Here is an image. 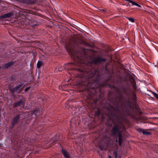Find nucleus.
Wrapping results in <instances>:
<instances>
[{
	"instance_id": "f257e3e1",
	"label": "nucleus",
	"mask_w": 158,
	"mask_h": 158,
	"mask_svg": "<svg viewBox=\"0 0 158 158\" xmlns=\"http://www.w3.org/2000/svg\"><path fill=\"white\" fill-rule=\"evenodd\" d=\"M117 93L115 99L116 107H112L115 111L118 112L121 110L130 115V110L132 109L135 114L139 115L142 114L138 105L134 102L136 99V95L129 86L120 87Z\"/></svg>"
},
{
	"instance_id": "f03ea898",
	"label": "nucleus",
	"mask_w": 158,
	"mask_h": 158,
	"mask_svg": "<svg viewBox=\"0 0 158 158\" xmlns=\"http://www.w3.org/2000/svg\"><path fill=\"white\" fill-rule=\"evenodd\" d=\"M82 46H91L90 44L81 38H77L74 40L73 44L70 43L66 47V50L72 56L75 62L74 64L77 65L81 60H85L89 56V51L82 48Z\"/></svg>"
},
{
	"instance_id": "7ed1b4c3",
	"label": "nucleus",
	"mask_w": 158,
	"mask_h": 158,
	"mask_svg": "<svg viewBox=\"0 0 158 158\" xmlns=\"http://www.w3.org/2000/svg\"><path fill=\"white\" fill-rule=\"evenodd\" d=\"M83 74L87 80L85 82H83L82 85L85 86L86 89H98L100 93H101V89L97 88L93 86L94 83L98 82L99 81L100 76L98 73L94 69H92L89 70H87L84 72Z\"/></svg>"
},
{
	"instance_id": "20e7f679",
	"label": "nucleus",
	"mask_w": 158,
	"mask_h": 158,
	"mask_svg": "<svg viewBox=\"0 0 158 158\" xmlns=\"http://www.w3.org/2000/svg\"><path fill=\"white\" fill-rule=\"evenodd\" d=\"M106 58H103L100 56H98L93 57L91 59L90 63L92 64L99 65L106 62Z\"/></svg>"
},
{
	"instance_id": "39448f33",
	"label": "nucleus",
	"mask_w": 158,
	"mask_h": 158,
	"mask_svg": "<svg viewBox=\"0 0 158 158\" xmlns=\"http://www.w3.org/2000/svg\"><path fill=\"white\" fill-rule=\"evenodd\" d=\"M23 85V84H21L18 85L16 86L15 87L13 88L11 86L9 88V89L10 90V93L11 94H14L15 92H17L18 93H19L20 92V91L18 92L17 91L20 89H22V86Z\"/></svg>"
},
{
	"instance_id": "423d86ee",
	"label": "nucleus",
	"mask_w": 158,
	"mask_h": 158,
	"mask_svg": "<svg viewBox=\"0 0 158 158\" xmlns=\"http://www.w3.org/2000/svg\"><path fill=\"white\" fill-rule=\"evenodd\" d=\"M21 114H18L15 116L11 120V126L12 128H13L15 125L17 124L20 121Z\"/></svg>"
},
{
	"instance_id": "0eeeda50",
	"label": "nucleus",
	"mask_w": 158,
	"mask_h": 158,
	"mask_svg": "<svg viewBox=\"0 0 158 158\" xmlns=\"http://www.w3.org/2000/svg\"><path fill=\"white\" fill-rule=\"evenodd\" d=\"M25 98L23 97L22 98L20 99L18 101L13 104V107L15 108L22 106H24L25 105Z\"/></svg>"
},
{
	"instance_id": "6e6552de",
	"label": "nucleus",
	"mask_w": 158,
	"mask_h": 158,
	"mask_svg": "<svg viewBox=\"0 0 158 158\" xmlns=\"http://www.w3.org/2000/svg\"><path fill=\"white\" fill-rule=\"evenodd\" d=\"M119 129L118 125L117 124H114L111 129L112 135H116Z\"/></svg>"
},
{
	"instance_id": "1a4fd4ad",
	"label": "nucleus",
	"mask_w": 158,
	"mask_h": 158,
	"mask_svg": "<svg viewBox=\"0 0 158 158\" xmlns=\"http://www.w3.org/2000/svg\"><path fill=\"white\" fill-rule=\"evenodd\" d=\"M14 15V13L13 11L10 13L5 14L0 16V19L6 18L10 17L13 16Z\"/></svg>"
},
{
	"instance_id": "9d476101",
	"label": "nucleus",
	"mask_w": 158,
	"mask_h": 158,
	"mask_svg": "<svg viewBox=\"0 0 158 158\" xmlns=\"http://www.w3.org/2000/svg\"><path fill=\"white\" fill-rule=\"evenodd\" d=\"M61 152L65 158H70V155L64 149H62Z\"/></svg>"
},
{
	"instance_id": "9b49d317",
	"label": "nucleus",
	"mask_w": 158,
	"mask_h": 158,
	"mask_svg": "<svg viewBox=\"0 0 158 158\" xmlns=\"http://www.w3.org/2000/svg\"><path fill=\"white\" fill-rule=\"evenodd\" d=\"M31 112V114H35V115H37L38 114H40V110L39 108L36 107L34 109L32 110Z\"/></svg>"
},
{
	"instance_id": "f8f14e48",
	"label": "nucleus",
	"mask_w": 158,
	"mask_h": 158,
	"mask_svg": "<svg viewBox=\"0 0 158 158\" xmlns=\"http://www.w3.org/2000/svg\"><path fill=\"white\" fill-rule=\"evenodd\" d=\"M27 80L29 81L30 83H33L35 82L34 77L32 74H29V75L27 77Z\"/></svg>"
},
{
	"instance_id": "ddd939ff",
	"label": "nucleus",
	"mask_w": 158,
	"mask_h": 158,
	"mask_svg": "<svg viewBox=\"0 0 158 158\" xmlns=\"http://www.w3.org/2000/svg\"><path fill=\"white\" fill-rule=\"evenodd\" d=\"M118 143L119 146H121L122 144V135L121 132L118 133Z\"/></svg>"
},
{
	"instance_id": "4468645a",
	"label": "nucleus",
	"mask_w": 158,
	"mask_h": 158,
	"mask_svg": "<svg viewBox=\"0 0 158 158\" xmlns=\"http://www.w3.org/2000/svg\"><path fill=\"white\" fill-rule=\"evenodd\" d=\"M13 64L14 62H11L5 64L3 66V69H7L9 67L11 66Z\"/></svg>"
},
{
	"instance_id": "2eb2a0df",
	"label": "nucleus",
	"mask_w": 158,
	"mask_h": 158,
	"mask_svg": "<svg viewBox=\"0 0 158 158\" xmlns=\"http://www.w3.org/2000/svg\"><path fill=\"white\" fill-rule=\"evenodd\" d=\"M138 131H139L142 132L143 134L144 135H149L152 134V133L151 132H148L144 130L143 129L139 128L138 130Z\"/></svg>"
},
{
	"instance_id": "dca6fc26",
	"label": "nucleus",
	"mask_w": 158,
	"mask_h": 158,
	"mask_svg": "<svg viewBox=\"0 0 158 158\" xmlns=\"http://www.w3.org/2000/svg\"><path fill=\"white\" fill-rule=\"evenodd\" d=\"M44 65L43 62L42 61H39L37 63V66L38 69L40 68L41 66Z\"/></svg>"
},
{
	"instance_id": "f3484780",
	"label": "nucleus",
	"mask_w": 158,
	"mask_h": 158,
	"mask_svg": "<svg viewBox=\"0 0 158 158\" xmlns=\"http://www.w3.org/2000/svg\"><path fill=\"white\" fill-rule=\"evenodd\" d=\"M60 139L59 137V135H56L54 137L52 138L53 141L54 142H56L59 140Z\"/></svg>"
},
{
	"instance_id": "a211bd4d",
	"label": "nucleus",
	"mask_w": 158,
	"mask_h": 158,
	"mask_svg": "<svg viewBox=\"0 0 158 158\" xmlns=\"http://www.w3.org/2000/svg\"><path fill=\"white\" fill-rule=\"evenodd\" d=\"M132 86L135 90H136L137 89L136 82L135 80H133V81L131 82Z\"/></svg>"
},
{
	"instance_id": "6ab92c4d",
	"label": "nucleus",
	"mask_w": 158,
	"mask_h": 158,
	"mask_svg": "<svg viewBox=\"0 0 158 158\" xmlns=\"http://www.w3.org/2000/svg\"><path fill=\"white\" fill-rule=\"evenodd\" d=\"M100 149L101 151H102L103 150H104L105 149L104 146L102 144L100 145L99 146Z\"/></svg>"
},
{
	"instance_id": "aec40b11",
	"label": "nucleus",
	"mask_w": 158,
	"mask_h": 158,
	"mask_svg": "<svg viewBox=\"0 0 158 158\" xmlns=\"http://www.w3.org/2000/svg\"><path fill=\"white\" fill-rule=\"evenodd\" d=\"M114 157H118V152L117 151H115L114 152Z\"/></svg>"
},
{
	"instance_id": "412c9836",
	"label": "nucleus",
	"mask_w": 158,
	"mask_h": 158,
	"mask_svg": "<svg viewBox=\"0 0 158 158\" xmlns=\"http://www.w3.org/2000/svg\"><path fill=\"white\" fill-rule=\"evenodd\" d=\"M152 93L156 99L158 100V94L154 92H152Z\"/></svg>"
},
{
	"instance_id": "4be33fe9",
	"label": "nucleus",
	"mask_w": 158,
	"mask_h": 158,
	"mask_svg": "<svg viewBox=\"0 0 158 158\" xmlns=\"http://www.w3.org/2000/svg\"><path fill=\"white\" fill-rule=\"evenodd\" d=\"M32 14L35 15H36L38 16H40V14L36 12H33V11L32 12Z\"/></svg>"
},
{
	"instance_id": "5701e85b",
	"label": "nucleus",
	"mask_w": 158,
	"mask_h": 158,
	"mask_svg": "<svg viewBox=\"0 0 158 158\" xmlns=\"http://www.w3.org/2000/svg\"><path fill=\"white\" fill-rule=\"evenodd\" d=\"M130 21H131L132 22H135V19L131 18H128V17H127Z\"/></svg>"
},
{
	"instance_id": "b1692460",
	"label": "nucleus",
	"mask_w": 158,
	"mask_h": 158,
	"mask_svg": "<svg viewBox=\"0 0 158 158\" xmlns=\"http://www.w3.org/2000/svg\"><path fill=\"white\" fill-rule=\"evenodd\" d=\"M17 21L19 24H22L23 25V23H24L23 21H21L18 20Z\"/></svg>"
},
{
	"instance_id": "393cba45",
	"label": "nucleus",
	"mask_w": 158,
	"mask_h": 158,
	"mask_svg": "<svg viewBox=\"0 0 158 158\" xmlns=\"http://www.w3.org/2000/svg\"><path fill=\"white\" fill-rule=\"evenodd\" d=\"M96 114L98 115V116H99L100 114V112L99 110H98L97 111L95 112Z\"/></svg>"
},
{
	"instance_id": "a878e982",
	"label": "nucleus",
	"mask_w": 158,
	"mask_h": 158,
	"mask_svg": "<svg viewBox=\"0 0 158 158\" xmlns=\"http://www.w3.org/2000/svg\"><path fill=\"white\" fill-rule=\"evenodd\" d=\"M148 40V38H147L146 39H145L146 44H148L149 43V41Z\"/></svg>"
},
{
	"instance_id": "bb28decb",
	"label": "nucleus",
	"mask_w": 158,
	"mask_h": 158,
	"mask_svg": "<svg viewBox=\"0 0 158 158\" xmlns=\"http://www.w3.org/2000/svg\"><path fill=\"white\" fill-rule=\"evenodd\" d=\"M135 5L136 6H137L139 7H141V6L139 5V4H138V3H137L136 2H135V5Z\"/></svg>"
},
{
	"instance_id": "cd10ccee",
	"label": "nucleus",
	"mask_w": 158,
	"mask_h": 158,
	"mask_svg": "<svg viewBox=\"0 0 158 158\" xmlns=\"http://www.w3.org/2000/svg\"><path fill=\"white\" fill-rule=\"evenodd\" d=\"M30 88V87H27L24 90L25 92H27L29 89Z\"/></svg>"
},
{
	"instance_id": "c85d7f7f",
	"label": "nucleus",
	"mask_w": 158,
	"mask_h": 158,
	"mask_svg": "<svg viewBox=\"0 0 158 158\" xmlns=\"http://www.w3.org/2000/svg\"><path fill=\"white\" fill-rule=\"evenodd\" d=\"M38 25H39V24L38 23H36V24H32V27H34V26H37Z\"/></svg>"
},
{
	"instance_id": "c756f323",
	"label": "nucleus",
	"mask_w": 158,
	"mask_h": 158,
	"mask_svg": "<svg viewBox=\"0 0 158 158\" xmlns=\"http://www.w3.org/2000/svg\"><path fill=\"white\" fill-rule=\"evenodd\" d=\"M155 67H157V69H156L158 71V65H155Z\"/></svg>"
},
{
	"instance_id": "7c9ffc66",
	"label": "nucleus",
	"mask_w": 158,
	"mask_h": 158,
	"mask_svg": "<svg viewBox=\"0 0 158 158\" xmlns=\"http://www.w3.org/2000/svg\"><path fill=\"white\" fill-rule=\"evenodd\" d=\"M107 64H106V67H105V69H106V70H107Z\"/></svg>"
},
{
	"instance_id": "2f4dec72",
	"label": "nucleus",
	"mask_w": 158,
	"mask_h": 158,
	"mask_svg": "<svg viewBox=\"0 0 158 158\" xmlns=\"http://www.w3.org/2000/svg\"><path fill=\"white\" fill-rule=\"evenodd\" d=\"M103 26H104L106 28H107V26L106 25H103Z\"/></svg>"
},
{
	"instance_id": "473e14b6",
	"label": "nucleus",
	"mask_w": 158,
	"mask_h": 158,
	"mask_svg": "<svg viewBox=\"0 0 158 158\" xmlns=\"http://www.w3.org/2000/svg\"><path fill=\"white\" fill-rule=\"evenodd\" d=\"M108 158H112V156H109V157Z\"/></svg>"
},
{
	"instance_id": "72a5a7b5",
	"label": "nucleus",
	"mask_w": 158,
	"mask_h": 158,
	"mask_svg": "<svg viewBox=\"0 0 158 158\" xmlns=\"http://www.w3.org/2000/svg\"><path fill=\"white\" fill-rule=\"evenodd\" d=\"M101 10L102 11H103V12H105V10H103V9Z\"/></svg>"
},
{
	"instance_id": "f704fd0d",
	"label": "nucleus",
	"mask_w": 158,
	"mask_h": 158,
	"mask_svg": "<svg viewBox=\"0 0 158 158\" xmlns=\"http://www.w3.org/2000/svg\"><path fill=\"white\" fill-rule=\"evenodd\" d=\"M102 96H101V94L100 95V96H99V98H101Z\"/></svg>"
},
{
	"instance_id": "c9c22d12",
	"label": "nucleus",
	"mask_w": 158,
	"mask_h": 158,
	"mask_svg": "<svg viewBox=\"0 0 158 158\" xmlns=\"http://www.w3.org/2000/svg\"><path fill=\"white\" fill-rule=\"evenodd\" d=\"M121 156H118V158H121Z\"/></svg>"
},
{
	"instance_id": "e433bc0d",
	"label": "nucleus",
	"mask_w": 158,
	"mask_h": 158,
	"mask_svg": "<svg viewBox=\"0 0 158 158\" xmlns=\"http://www.w3.org/2000/svg\"><path fill=\"white\" fill-rule=\"evenodd\" d=\"M73 64L72 63H70L69 64Z\"/></svg>"
},
{
	"instance_id": "4c0bfd02",
	"label": "nucleus",
	"mask_w": 158,
	"mask_h": 158,
	"mask_svg": "<svg viewBox=\"0 0 158 158\" xmlns=\"http://www.w3.org/2000/svg\"><path fill=\"white\" fill-rule=\"evenodd\" d=\"M94 102H95V103H96V102H97V100L95 101H94Z\"/></svg>"
},
{
	"instance_id": "58836bf2",
	"label": "nucleus",
	"mask_w": 158,
	"mask_h": 158,
	"mask_svg": "<svg viewBox=\"0 0 158 158\" xmlns=\"http://www.w3.org/2000/svg\"><path fill=\"white\" fill-rule=\"evenodd\" d=\"M157 152L158 153V148L157 149Z\"/></svg>"
},
{
	"instance_id": "ea45409f",
	"label": "nucleus",
	"mask_w": 158,
	"mask_h": 158,
	"mask_svg": "<svg viewBox=\"0 0 158 158\" xmlns=\"http://www.w3.org/2000/svg\"><path fill=\"white\" fill-rule=\"evenodd\" d=\"M134 115H132V118H134Z\"/></svg>"
},
{
	"instance_id": "a19ab883",
	"label": "nucleus",
	"mask_w": 158,
	"mask_h": 158,
	"mask_svg": "<svg viewBox=\"0 0 158 158\" xmlns=\"http://www.w3.org/2000/svg\"><path fill=\"white\" fill-rule=\"evenodd\" d=\"M114 158H117V157H114Z\"/></svg>"
},
{
	"instance_id": "79ce46f5",
	"label": "nucleus",
	"mask_w": 158,
	"mask_h": 158,
	"mask_svg": "<svg viewBox=\"0 0 158 158\" xmlns=\"http://www.w3.org/2000/svg\"><path fill=\"white\" fill-rule=\"evenodd\" d=\"M1 69V66H0V69Z\"/></svg>"
},
{
	"instance_id": "37998d69",
	"label": "nucleus",
	"mask_w": 158,
	"mask_h": 158,
	"mask_svg": "<svg viewBox=\"0 0 158 158\" xmlns=\"http://www.w3.org/2000/svg\"><path fill=\"white\" fill-rule=\"evenodd\" d=\"M158 64V62H157V64Z\"/></svg>"
}]
</instances>
